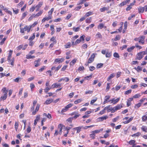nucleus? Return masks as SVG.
Wrapping results in <instances>:
<instances>
[{"instance_id":"1","label":"nucleus","mask_w":147,"mask_h":147,"mask_svg":"<svg viewBox=\"0 0 147 147\" xmlns=\"http://www.w3.org/2000/svg\"><path fill=\"white\" fill-rule=\"evenodd\" d=\"M65 126L61 124H60L58 125V130H56L54 134V136H57L59 133L61 135L62 132V130L63 128H64Z\"/></svg>"},{"instance_id":"2","label":"nucleus","mask_w":147,"mask_h":147,"mask_svg":"<svg viewBox=\"0 0 147 147\" xmlns=\"http://www.w3.org/2000/svg\"><path fill=\"white\" fill-rule=\"evenodd\" d=\"M147 54V51H142L138 53L136 55V59L140 60L143 57L144 55Z\"/></svg>"},{"instance_id":"3","label":"nucleus","mask_w":147,"mask_h":147,"mask_svg":"<svg viewBox=\"0 0 147 147\" xmlns=\"http://www.w3.org/2000/svg\"><path fill=\"white\" fill-rule=\"evenodd\" d=\"M145 37L143 36H141L139 37V43L142 45H144L145 43L144 39H145Z\"/></svg>"},{"instance_id":"4","label":"nucleus","mask_w":147,"mask_h":147,"mask_svg":"<svg viewBox=\"0 0 147 147\" xmlns=\"http://www.w3.org/2000/svg\"><path fill=\"white\" fill-rule=\"evenodd\" d=\"M120 99V98H117L116 99H115V98H113L111 100H109V101L110 102V103H113V104H115L117 103Z\"/></svg>"},{"instance_id":"5","label":"nucleus","mask_w":147,"mask_h":147,"mask_svg":"<svg viewBox=\"0 0 147 147\" xmlns=\"http://www.w3.org/2000/svg\"><path fill=\"white\" fill-rule=\"evenodd\" d=\"M65 60V59L64 58H61L60 59V58H57L54 61V63H59L62 62L64 61Z\"/></svg>"},{"instance_id":"6","label":"nucleus","mask_w":147,"mask_h":147,"mask_svg":"<svg viewBox=\"0 0 147 147\" xmlns=\"http://www.w3.org/2000/svg\"><path fill=\"white\" fill-rule=\"evenodd\" d=\"M95 55H96L97 54L96 53H93L91 55L88 60V63H91L94 61V59L95 58Z\"/></svg>"},{"instance_id":"7","label":"nucleus","mask_w":147,"mask_h":147,"mask_svg":"<svg viewBox=\"0 0 147 147\" xmlns=\"http://www.w3.org/2000/svg\"><path fill=\"white\" fill-rule=\"evenodd\" d=\"M11 59V57L9 58V59H8V57H7V60L8 61L9 63H10L11 65L13 66L14 65V58L13 57Z\"/></svg>"},{"instance_id":"8","label":"nucleus","mask_w":147,"mask_h":147,"mask_svg":"<svg viewBox=\"0 0 147 147\" xmlns=\"http://www.w3.org/2000/svg\"><path fill=\"white\" fill-rule=\"evenodd\" d=\"M108 117V116L107 115H105L104 116L99 117L97 119L98 121H103L104 120H105Z\"/></svg>"},{"instance_id":"9","label":"nucleus","mask_w":147,"mask_h":147,"mask_svg":"<svg viewBox=\"0 0 147 147\" xmlns=\"http://www.w3.org/2000/svg\"><path fill=\"white\" fill-rule=\"evenodd\" d=\"M40 60L41 59L39 58L38 60L34 61V63L35 64L34 66L35 67H37L40 65Z\"/></svg>"},{"instance_id":"10","label":"nucleus","mask_w":147,"mask_h":147,"mask_svg":"<svg viewBox=\"0 0 147 147\" xmlns=\"http://www.w3.org/2000/svg\"><path fill=\"white\" fill-rule=\"evenodd\" d=\"M130 1V0H126L121 2L119 5V6L120 7H122L126 5L127 3H128Z\"/></svg>"},{"instance_id":"11","label":"nucleus","mask_w":147,"mask_h":147,"mask_svg":"<svg viewBox=\"0 0 147 147\" xmlns=\"http://www.w3.org/2000/svg\"><path fill=\"white\" fill-rule=\"evenodd\" d=\"M39 107V105L38 104H37L36 108L35 111H33L32 113V115H35L36 114V112L38 111Z\"/></svg>"},{"instance_id":"12","label":"nucleus","mask_w":147,"mask_h":147,"mask_svg":"<svg viewBox=\"0 0 147 147\" xmlns=\"http://www.w3.org/2000/svg\"><path fill=\"white\" fill-rule=\"evenodd\" d=\"M61 86V84H57V83H55L52 85L53 88H57L58 87H60Z\"/></svg>"},{"instance_id":"13","label":"nucleus","mask_w":147,"mask_h":147,"mask_svg":"<svg viewBox=\"0 0 147 147\" xmlns=\"http://www.w3.org/2000/svg\"><path fill=\"white\" fill-rule=\"evenodd\" d=\"M112 108L111 107L110 105H109L104 108V110H107V112H109L112 111Z\"/></svg>"},{"instance_id":"14","label":"nucleus","mask_w":147,"mask_h":147,"mask_svg":"<svg viewBox=\"0 0 147 147\" xmlns=\"http://www.w3.org/2000/svg\"><path fill=\"white\" fill-rule=\"evenodd\" d=\"M53 101V100L52 98L48 99L45 102V104L46 105L50 104Z\"/></svg>"},{"instance_id":"15","label":"nucleus","mask_w":147,"mask_h":147,"mask_svg":"<svg viewBox=\"0 0 147 147\" xmlns=\"http://www.w3.org/2000/svg\"><path fill=\"white\" fill-rule=\"evenodd\" d=\"M82 127V126H79L74 128L73 129L76 130L77 133H78L81 131V129Z\"/></svg>"},{"instance_id":"16","label":"nucleus","mask_w":147,"mask_h":147,"mask_svg":"<svg viewBox=\"0 0 147 147\" xmlns=\"http://www.w3.org/2000/svg\"><path fill=\"white\" fill-rule=\"evenodd\" d=\"M24 31H27V32H30L31 28L29 26H26L24 28Z\"/></svg>"},{"instance_id":"17","label":"nucleus","mask_w":147,"mask_h":147,"mask_svg":"<svg viewBox=\"0 0 147 147\" xmlns=\"http://www.w3.org/2000/svg\"><path fill=\"white\" fill-rule=\"evenodd\" d=\"M138 12L139 13H142L144 10V7H140L138 8Z\"/></svg>"},{"instance_id":"18","label":"nucleus","mask_w":147,"mask_h":147,"mask_svg":"<svg viewBox=\"0 0 147 147\" xmlns=\"http://www.w3.org/2000/svg\"><path fill=\"white\" fill-rule=\"evenodd\" d=\"M7 96V94H4L1 97V100H2L3 101L5 100Z\"/></svg>"},{"instance_id":"19","label":"nucleus","mask_w":147,"mask_h":147,"mask_svg":"<svg viewBox=\"0 0 147 147\" xmlns=\"http://www.w3.org/2000/svg\"><path fill=\"white\" fill-rule=\"evenodd\" d=\"M122 107V106L121 104L117 105L116 106L114 107V109H115V110L117 111L119 110Z\"/></svg>"},{"instance_id":"20","label":"nucleus","mask_w":147,"mask_h":147,"mask_svg":"<svg viewBox=\"0 0 147 147\" xmlns=\"http://www.w3.org/2000/svg\"><path fill=\"white\" fill-rule=\"evenodd\" d=\"M77 59L75 58L70 63V66H72L74 65V64L77 61Z\"/></svg>"},{"instance_id":"21","label":"nucleus","mask_w":147,"mask_h":147,"mask_svg":"<svg viewBox=\"0 0 147 147\" xmlns=\"http://www.w3.org/2000/svg\"><path fill=\"white\" fill-rule=\"evenodd\" d=\"M104 27V24L102 23H100L98 25L97 28L98 29L100 30L103 28Z\"/></svg>"},{"instance_id":"22","label":"nucleus","mask_w":147,"mask_h":147,"mask_svg":"<svg viewBox=\"0 0 147 147\" xmlns=\"http://www.w3.org/2000/svg\"><path fill=\"white\" fill-rule=\"evenodd\" d=\"M71 46V44L70 42H68L64 45L65 48V49L69 48Z\"/></svg>"},{"instance_id":"23","label":"nucleus","mask_w":147,"mask_h":147,"mask_svg":"<svg viewBox=\"0 0 147 147\" xmlns=\"http://www.w3.org/2000/svg\"><path fill=\"white\" fill-rule=\"evenodd\" d=\"M103 130V129L102 128H101L100 129H96L94 130L93 131V133H94L95 134H98L100 133L101 131H102Z\"/></svg>"},{"instance_id":"24","label":"nucleus","mask_w":147,"mask_h":147,"mask_svg":"<svg viewBox=\"0 0 147 147\" xmlns=\"http://www.w3.org/2000/svg\"><path fill=\"white\" fill-rule=\"evenodd\" d=\"M43 12V10H40L39 12H38L36 14H35V16L36 18L40 16Z\"/></svg>"},{"instance_id":"25","label":"nucleus","mask_w":147,"mask_h":147,"mask_svg":"<svg viewBox=\"0 0 147 147\" xmlns=\"http://www.w3.org/2000/svg\"><path fill=\"white\" fill-rule=\"evenodd\" d=\"M115 74H112L110 75V76L108 77L107 78V80L109 81V80L112 78H113L115 76Z\"/></svg>"},{"instance_id":"26","label":"nucleus","mask_w":147,"mask_h":147,"mask_svg":"<svg viewBox=\"0 0 147 147\" xmlns=\"http://www.w3.org/2000/svg\"><path fill=\"white\" fill-rule=\"evenodd\" d=\"M26 58L27 59H33L35 58V56H31V54H28V55H26Z\"/></svg>"},{"instance_id":"27","label":"nucleus","mask_w":147,"mask_h":147,"mask_svg":"<svg viewBox=\"0 0 147 147\" xmlns=\"http://www.w3.org/2000/svg\"><path fill=\"white\" fill-rule=\"evenodd\" d=\"M141 95L142 94H141L140 93L137 94L133 96V98H138L140 97Z\"/></svg>"},{"instance_id":"28","label":"nucleus","mask_w":147,"mask_h":147,"mask_svg":"<svg viewBox=\"0 0 147 147\" xmlns=\"http://www.w3.org/2000/svg\"><path fill=\"white\" fill-rule=\"evenodd\" d=\"M53 88L52 86L49 87H46L44 89L45 92L46 93H47L51 89Z\"/></svg>"},{"instance_id":"29","label":"nucleus","mask_w":147,"mask_h":147,"mask_svg":"<svg viewBox=\"0 0 147 147\" xmlns=\"http://www.w3.org/2000/svg\"><path fill=\"white\" fill-rule=\"evenodd\" d=\"M93 14V13L91 11H89L86 13V14L84 15V17H87L89 16L90 15H92Z\"/></svg>"},{"instance_id":"30","label":"nucleus","mask_w":147,"mask_h":147,"mask_svg":"<svg viewBox=\"0 0 147 147\" xmlns=\"http://www.w3.org/2000/svg\"><path fill=\"white\" fill-rule=\"evenodd\" d=\"M50 41H53L54 44H56L57 42L56 40L55 39V37L53 36L50 39Z\"/></svg>"},{"instance_id":"31","label":"nucleus","mask_w":147,"mask_h":147,"mask_svg":"<svg viewBox=\"0 0 147 147\" xmlns=\"http://www.w3.org/2000/svg\"><path fill=\"white\" fill-rule=\"evenodd\" d=\"M109 9V8L106 7H103L100 9V11L101 12H103L105 10H107Z\"/></svg>"},{"instance_id":"32","label":"nucleus","mask_w":147,"mask_h":147,"mask_svg":"<svg viewBox=\"0 0 147 147\" xmlns=\"http://www.w3.org/2000/svg\"><path fill=\"white\" fill-rule=\"evenodd\" d=\"M142 130L144 131L147 132V127L145 126H142L141 127Z\"/></svg>"},{"instance_id":"33","label":"nucleus","mask_w":147,"mask_h":147,"mask_svg":"<svg viewBox=\"0 0 147 147\" xmlns=\"http://www.w3.org/2000/svg\"><path fill=\"white\" fill-rule=\"evenodd\" d=\"M96 38H102V36L101 34L99 32H98L96 34Z\"/></svg>"},{"instance_id":"34","label":"nucleus","mask_w":147,"mask_h":147,"mask_svg":"<svg viewBox=\"0 0 147 147\" xmlns=\"http://www.w3.org/2000/svg\"><path fill=\"white\" fill-rule=\"evenodd\" d=\"M111 55V52H109L108 51L106 54V57H110Z\"/></svg>"},{"instance_id":"35","label":"nucleus","mask_w":147,"mask_h":147,"mask_svg":"<svg viewBox=\"0 0 147 147\" xmlns=\"http://www.w3.org/2000/svg\"><path fill=\"white\" fill-rule=\"evenodd\" d=\"M9 53L8 54V55L7 56L8 59H9V58L11 57V55L13 53V51L10 50L9 51Z\"/></svg>"},{"instance_id":"36","label":"nucleus","mask_w":147,"mask_h":147,"mask_svg":"<svg viewBox=\"0 0 147 147\" xmlns=\"http://www.w3.org/2000/svg\"><path fill=\"white\" fill-rule=\"evenodd\" d=\"M95 134L94 133H93V131L91 132V134L90 135V136L92 139H94L95 138Z\"/></svg>"},{"instance_id":"37","label":"nucleus","mask_w":147,"mask_h":147,"mask_svg":"<svg viewBox=\"0 0 147 147\" xmlns=\"http://www.w3.org/2000/svg\"><path fill=\"white\" fill-rule=\"evenodd\" d=\"M92 20L91 17L88 18L86 20V22L87 23H89L91 22Z\"/></svg>"},{"instance_id":"38","label":"nucleus","mask_w":147,"mask_h":147,"mask_svg":"<svg viewBox=\"0 0 147 147\" xmlns=\"http://www.w3.org/2000/svg\"><path fill=\"white\" fill-rule=\"evenodd\" d=\"M135 48V47L134 46H132L131 47L128 48L127 49V51L129 52H130L132 51Z\"/></svg>"},{"instance_id":"39","label":"nucleus","mask_w":147,"mask_h":147,"mask_svg":"<svg viewBox=\"0 0 147 147\" xmlns=\"http://www.w3.org/2000/svg\"><path fill=\"white\" fill-rule=\"evenodd\" d=\"M80 29V27H78L77 28H76L75 27H74L73 28V30L75 32H77Z\"/></svg>"},{"instance_id":"40","label":"nucleus","mask_w":147,"mask_h":147,"mask_svg":"<svg viewBox=\"0 0 147 147\" xmlns=\"http://www.w3.org/2000/svg\"><path fill=\"white\" fill-rule=\"evenodd\" d=\"M3 9L8 14H9L11 15H12V13L11 11L9 10H8L5 7Z\"/></svg>"},{"instance_id":"41","label":"nucleus","mask_w":147,"mask_h":147,"mask_svg":"<svg viewBox=\"0 0 147 147\" xmlns=\"http://www.w3.org/2000/svg\"><path fill=\"white\" fill-rule=\"evenodd\" d=\"M85 37V36L84 35H82L80 37V39L81 40V41L83 43L84 42Z\"/></svg>"},{"instance_id":"42","label":"nucleus","mask_w":147,"mask_h":147,"mask_svg":"<svg viewBox=\"0 0 147 147\" xmlns=\"http://www.w3.org/2000/svg\"><path fill=\"white\" fill-rule=\"evenodd\" d=\"M141 105V103L140 102H139L138 104H135L134 106V108H138L140 107Z\"/></svg>"},{"instance_id":"43","label":"nucleus","mask_w":147,"mask_h":147,"mask_svg":"<svg viewBox=\"0 0 147 147\" xmlns=\"http://www.w3.org/2000/svg\"><path fill=\"white\" fill-rule=\"evenodd\" d=\"M19 126V124L18 123L16 122L15 124V128L16 130L17 131L18 129V127Z\"/></svg>"},{"instance_id":"44","label":"nucleus","mask_w":147,"mask_h":147,"mask_svg":"<svg viewBox=\"0 0 147 147\" xmlns=\"http://www.w3.org/2000/svg\"><path fill=\"white\" fill-rule=\"evenodd\" d=\"M2 91L4 94H7L8 91L7 90H6V88L5 87L3 88Z\"/></svg>"},{"instance_id":"45","label":"nucleus","mask_w":147,"mask_h":147,"mask_svg":"<svg viewBox=\"0 0 147 147\" xmlns=\"http://www.w3.org/2000/svg\"><path fill=\"white\" fill-rule=\"evenodd\" d=\"M38 23V22H34V24L31 25L29 26L30 28H32L34 27L36 25H37Z\"/></svg>"},{"instance_id":"46","label":"nucleus","mask_w":147,"mask_h":147,"mask_svg":"<svg viewBox=\"0 0 147 147\" xmlns=\"http://www.w3.org/2000/svg\"><path fill=\"white\" fill-rule=\"evenodd\" d=\"M141 134V133L139 132H138L136 134H134L131 135L132 137H134L135 136H139Z\"/></svg>"},{"instance_id":"47","label":"nucleus","mask_w":147,"mask_h":147,"mask_svg":"<svg viewBox=\"0 0 147 147\" xmlns=\"http://www.w3.org/2000/svg\"><path fill=\"white\" fill-rule=\"evenodd\" d=\"M120 38L121 37L119 35H118L115 37L114 39V40L115 41L119 40L120 39Z\"/></svg>"},{"instance_id":"48","label":"nucleus","mask_w":147,"mask_h":147,"mask_svg":"<svg viewBox=\"0 0 147 147\" xmlns=\"http://www.w3.org/2000/svg\"><path fill=\"white\" fill-rule=\"evenodd\" d=\"M135 69L138 71L142 70V68L140 66H138L137 68L135 67Z\"/></svg>"},{"instance_id":"49","label":"nucleus","mask_w":147,"mask_h":147,"mask_svg":"<svg viewBox=\"0 0 147 147\" xmlns=\"http://www.w3.org/2000/svg\"><path fill=\"white\" fill-rule=\"evenodd\" d=\"M42 2H39L38 4L36 6V7H37L38 8H39L42 5Z\"/></svg>"},{"instance_id":"50","label":"nucleus","mask_w":147,"mask_h":147,"mask_svg":"<svg viewBox=\"0 0 147 147\" xmlns=\"http://www.w3.org/2000/svg\"><path fill=\"white\" fill-rule=\"evenodd\" d=\"M131 92V90L130 89L125 92L124 94L125 95H128L130 94Z\"/></svg>"},{"instance_id":"51","label":"nucleus","mask_w":147,"mask_h":147,"mask_svg":"<svg viewBox=\"0 0 147 147\" xmlns=\"http://www.w3.org/2000/svg\"><path fill=\"white\" fill-rule=\"evenodd\" d=\"M31 128L30 126H28L26 129V131L28 133H29L31 131Z\"/></svg>"},{"instance_id":"52","label":"nucleus","mask_w":147,"mask_h":147,"mask_svg":"<svg viewBox=\"0 0 147 147\" xmlns=\"http://www.w3.org/2000/svg\"><path fill=\"white\" fill-rule=\"evenodd\" d=\"M136 142V141L135 140H130L129 142V143L130 145H132L135 144Z\"/></svg>"},{"instance_id":"53","label":"nucleus","mask_w":147,"mask_h":147,"mask_svg":"<svg viewBox=\"0 0 147 147\" xmlns=\"http://www.w3.org/2000/svg\"><path fill=\"white\" fill-rule=\"evenodd\" d=\"M54 8H52L48 12V15H50L51 16H52V14L54 11Z\"/></svg>"},{"instance_id":"54","label":"nucleus","mask_w":147,"mask_h":147,"mask_svg":"<svg viewBox=\"0 0 147 147\" xmlns=\"http://www.w3.org/2000/svg\"><path fill=\"white\" fill-rule=\"evenodd\" d=\"M135 47L139 50L142 49V47L139 45L138 43H136Z\"/></svg>"},{"instance_id":"55","label":"nucleus","mask_w":147,"mask_h":147,"mask_svg":"<svg viewBox=\"0 0 147 147\" xmlns=\"http://www.w3.org/2000/svg\"><path fill=\"white\" fill-rule=\"evenodd\" d=\"M48 17H45V18L46 20H50L51 19L52 16H51L50 15H48Z\"/></svg>"},{"instance_id":"56","label":"nucleus","mask_w":147,"mask_h":147,"mask_svg":"<svg viewBox=\"0 0 147 147\" xmlns=\"http://www.w3.org/2000/svg\"><path fill=\"white\" fill-rule=\"evenodd\" d=\"M73 105L71 104V103H69L67 105H66L65 107H66V109H67L69 108H70Z\"/></svg>"},{"instance_id":"57","label":"nucleus","mask_w":147,"mask_h":147,"mask_svg":"<svg viewBox=\"0 0 147 147\" xmlns=\"http://www.w3.org/2000/svg\"><path fill=\"white\" fill-rule=\"evenodd\" d=\"M110 96L109 95L106 96L105 97L104 100L107 102H109L108 100L110 98Z\"/></svg>"},{"instance_id":"58","label":"nucleus","mask_w":147,"mask_h":147,"mask_svg":"<svg viewBox=\"0 0 147 147\" xmlns=\"http://www.w3.org/2000/svg\"><path fill=\"white\" fill-rule=\"evenodd\" d=\"M92 75H90L89 76H88L84 77V80H89L90 79L92 78Z\"/></svg>"},{"instance_id":"59","label":"nucleus","mask_w":147,"mask_h":147,"mask_svg":"<svg viewBox=\"0 0 147 147\" xmlns=\"http://www.w3.org/2000/svg\"><path fill=\"white\" fill-rule=\"evenodd\" d=\"M84 69V67L83 66H81L79 67L78 70L79 71H82Z\"/></svg>"},{"instance_id":"60","label":"nucleus","mask_w":147,"mask_h":147,"mask_svg":"<svg viewBox=\"0 0 147 147\" xmlns=\"http://www.w3.org/2000/svg\"><path fill=\"white\" fill-rule=\"evenodd\" d=\"M103 65V64L101 63H98L96 67L97 68H100L102 67Z\"/></svg>"},{"instance_id":"61","label":"nucleus","mask_w":147,"mask_h":147,"mask_svg":"<svg viewBox=\"0 0 147 147\" xmlns=\"http://www.w3.org/2000/svg\"><path fill=\"white\" fill-rule=\"evenodd\" d=\"M46 68V67L45 66H43V67L39 69L38 71L39 72H41L44 70Z\"/></svg>"},{"instance_id":"62","label":"nucleus","mask_w":147,"mask_h":147,"mask_svg":"<svg viewBox=\"0 0 147 147\" xmlns=\"http://www.w3.org/2000/svg\"><path fill=\"white\" fill-rule=\"evenodd\" d=\"M142 120L144 121H145L147 120V116L144 115L142 117Z\"/></svg>"},{"instance_id":"63","label":"nucleus","mask_w":147,"mask_h":147,"mask_svg":"<svg viewBox=\"0 0 147 147\" xmlns=\"http://www.w3.org/2000/svg\"><path fill=\"white\" fill-rule=\"evenodd\" d=\"M55 53L56 55H59L61 53V51L60 50H56Z\"/></svg>"},{"instance_id":"64","label":"nucleus","mask_w":147,"mask_h":147,"mask_svg":"<svg viewBox=\"0 0 147 147\" xmlns=\"http://www.w3.org/2000/svg\"><path fill=\"white\" fill-rule=\"evenodd\" d=\"M81 100L80 99H78L77 100H75L74 102V103L75 104H77L81 102Z\"/></svg>"}]
</instances>
